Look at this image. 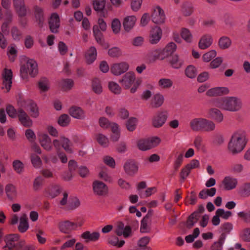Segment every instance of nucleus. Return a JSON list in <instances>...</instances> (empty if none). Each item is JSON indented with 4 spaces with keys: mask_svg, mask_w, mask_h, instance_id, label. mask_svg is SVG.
<instances>
[{
    "mask_svg": "<svg viewBox=\"0 0 250 250\" xmlns=\"http://www.w3.org/2000/svg\"><path fill=\"white\" fill-rule=\"evenodd\" d=\"M38 136L41 146L47 151L52 150L53 144L57 150H60L62 147L68 153L72 154L74 152L72 142L64 136H61L59 139H54L52 142L50 137L46 133H39Z\"/></svg>",
    "mask_w": 250,
    "mask_h": 250,
    "instance_id": "nucleus-1",
    "label": "nucleus"
},
{
    "mask_svg": "<svg viewBox=\"0 0 250 250\" xmlns=\"http://www.w3.org/2000/svg\"><path fill=\"white\" fill-rule=\"evenodd\" d=\"M247 143L246 131L239 129L232 133L228 145V149L231 154H237L243 150Z\"/></svg>",
    "mask_w": 250,
    "mask_h": 250,
    "instance_id": "nucleus-2",
    "label": "nucleus"
},
{
    "mask_svg": "<svg viewBox=\"0 0 250 250\" xmlns=\"http://www.w3.org/2000/svg\"><path fill=\"white\" fill-rule=\"evenodd\" d=\"M213 105L221 109L230 112H236L242 107L241 99L237 97H227L218 98L212 102Z\"/></svg>",
    "mask_w": 250,
    "mask_h": 250,
    "instance_id": "nucleus-3",
    "label": "nucleus"
},
{
    "mask_svg": "<svg viewBox=\"0 0 250 250\" xmlns=\"http://www.w3.org/2000/svg\"><path fill=\"white\" fill-rule=\"evenodd\" d=\"M21 63L20 75L22 79L28 78V75L35 77L38 73V64L33 59H28L23 56Z\"/></svg>",
    "mask_w": 250,
    "mask_h": 250,
    "instance_id": "nucleus-4",
    "label": "nucleus"
},
{
    "mask_svg": "<svg viewBox=\"0 0 250 250\" xmlns=\"http://www.w3.org/2000/svg\"><path fill=\"white\" fill-rule=\"evenodd\" d=\"M4 240L6 247L10 249L15 250H35V248L31 245H26L24 240H20L17 234H10L4 237Z\"/></svg>",
    "mask_w": 250,
    "mask_h": 250,
    "instance_id": "nucleus-5",
    "label": "nucleus"
},
{
    "mask_svg": "<svg viewBox=\"0 0 250 250\" xmlns=\"http://www.w3.org/2000/svg\"><path fill=\"white\" fill-rule=\"evenodd\" d=\"M168 114L166 110L157 111L151 118V125L154 128L162 127L166 123Z\"/></svg>",
    "mask_w": 250,
    "mask_h": 250,
    "instance_id": "nucleus-6",
    "label": "nucleus"
},
{
    "mask_svg": "<svg viewBox=\"0 0 250 250\" xmlns=\"http://www.w3.org/2000/svg\"><path fill=\"white\" fill-rule=\"evenodd\" d=\"M18 105L24 108H28L30 115L33 118H37L39 115V111L37 104L31 100L21 99L18 101Z\"/></svg>",
    "mask_w": 250,
    "mask_h": 250,
    "instance_id": "nucleus-7",
    "label": "nucleus"
},
{
    "mask_svg": "<svg viewBox=\"0 0 250 250\" xmlns=\"http://www.w3.org/2000/svg\"><path fill=\"white\" fill-rule=\"evenodd\" d=\"M13 73L10 69L4 68L1 72L2 81V89L8 92L11 89L12 83Z\"/></svg>",
    "mask_w": 250,
    "mask_h": 250,
    "instance_id": "nucleus-8",
    "label": "nucleus"
},
{
    "mask_svg": "<svg viewBox=\"0 0 250 250\" xmlns=\"http://www.w3.org/2000/svg\"><path fill=\"white\" fill-rule=\"evenodd\" d=\"M92 189L94 194L99 196H105L109 192L108 186L100 180H95L92 183Z\"/></svg>",
    "mask_w": 250,
    "mask_h": 250,
    "instance_id": "nucleus-9",
    "label": "nucleus"
},
{
    "mask_svg": "<svg viewBox=\"0 0 250 250\" xmlns=\"http://www.w3.org/2000/svg\"><path fill=\"white\" fill-rule=\"evenodd\" d=\"M151 16L152 21L156 24L163 23L166 19L163 9L158 5L153 7Z\"/></svg>",
    "mask_w": 250,
    "mask_h": 250,
    "instance_id": "nucleus-10",
    "label": "nucleus"
},
{
    "mask_svg": "<svg viewBox=\"0 0 250 250\" xmlns=\"http://www.w3.org/2000/svg\"><path fill=\"white\" fill-rule=\"evenodd\" d=\"M136 80L134 73L128 72L124 75L123 78L119 81V82L125 88L128 89L135 82Z\"/></svg>",
    "mask_w": 250,
    "mask_h": 250,
    "instance_id": "nucleus-11",
    "label": "nucleus"
},
{
    "mask_svg": "<svg viewBox=\"0 0 250 250\" xmlns=\"http://www.w3.org/2000/svg\"><path fill=\"white\" fill-rule=\"evenodd\" d=\"M176 47L175 43L171 42L168 43L164 48H160L161 61L171 56L176 50Z\"/></svg>",
    "mask_w": 250,
    "mask_h": 250,
    "instance_id": "nucleus-12",
    "label": "nucleus"
},
{
    "mask_svg": "<svg viewBox=\"0 0 250 250\" xmlns=\"http://www.w3.org/2000/svg\"><path fill=\"white\" fill-rule=\"evenodd\" d=\"M162 36V31L160 27L155 26L150 31L149 42L152 44H157L160 41Z\"/></svg>",
    "mask_w": 250,
    "mask_h": 250,
    "instance_id": "nucleus-13",
    "label": "nucleus"
},
{
    "mask_svg": "<svg viewBox=\"0 0 250 250\" xmlns=\"http://www.w3.org/2000/svg\"><path fill=\"white\" fill-rule=\"evenodd\" d=\"M60 22V18L58 14L56 13L51 14L48 21L49 28L51 32L56 33L58 32Z\"/></svg>",
    "mask_w": 250,
    "mask_h": 250,
    "instance_id": "nucleus-14",
    "label": "nucleus"
},
{
    "mask_svg": "<svg viewBox=\"0 0 250 250\" xmlns=\"http://www.w3.org/2000/svg\"><path fill=\"white\" fill-rule=\"evenodd\" d=\"M124 169L128 175L133 176L137 173L138 166L133 160H127L124 165Z\"/></svg>",
    "mask_w": 250,
    "mask_h": 250,
    "instance_id": "nucleus-15",
    "label": "nucleus"
},
{
    "mask_svg": "<svg viewBox=\"0 0 250 250\" xmlns=\"http://www.w3.org/2000/svg\"><path fill=\"white\" fill-rule=\"evenodd\" d=\"M129 68L128 64L126 62H121L114 64L111 68V71L114 75H120L126 72Z\"/></svg>",
    "mask_w": 250,
    "mask_h": 250,
    "instance_id": "nucleus-16",
    "label": "nucleus"
},
{
    "mask_svg": "<svg viewBox=\"0 0 250 250\" xmlns=\"http://www.w3.org/2000/svg\"><path fill=\"white\" fill-rule=\"evenodd\" d=\"M137 21V18L135 16H127L124 18L123 21V25L124 30L126 32L130 31L135 26Z\"/></svg>",
    "mask_w": 250,
    "mask_h": 250,
    "instance_id": "nucleus-17",
    "label": "nucleus"
},
{
    "mask_svg": "<svg viewBox=\"0 0 250 250\" xmlns=\"http://www.w3.org/2000/svg\"><path fill=\"white\" fill-rule=\"evenodd\" d=\"M229 91V88L227 87H216L208 90L206 94L209 97L221 96L228 94Z\"/></svg>",
    "mask_w": 250,
    "mask_h": 250,
    "instance_id": "nucleus-18",
    "label": "nucleus"
},
{
    "mask_svg": "<svg viewBox=\"0 0 250 250\" xmlns=\"http://www.w3.org/2000/svg\"><path fill=\"white\" fill-rule=\"evenodd\" d=\"M68 113L71 117L76 119L84 120L86 117L84 111L76 106L71 107L69 109Z\"/></svg>",
    "mask_w": 250,
    "mask_h": 250,
    "instance_id": "nucleus-19",
    "label": "nucleus"
},
{
    "mask_svg": "<svg viewBox=\"0 0 250 250\" xmlns=\"http://www.w3.org/2000/svg\"><path fill=\"white\" fill-rule=\"evenodd\" d=\"M18 117L21 124L25 127H30L32 125V121L26 113L21 109L18 110Z\"/></svg>",
    "mask_w": 250,
    "mask_h": 250,
    "instance_id": "nucleus-20",
    "label": "nucleus"
},
{
    "mask_svg": "<svg viewBox=\"0 0 250 250\" xmlns=\"http://www.w3.org/2000/svg\"><path fill=\"white\" fill-rule=\"evenodd\" d=\"M213 42V38L211 35L206 34L202 36L199 42L198 46L201 49L208 48Z\"/></svg>",
    "mask_w": 250,
    "mask_h": 250,
    "instance_id": "nucleus-21",
    "label": "nucleus"
},
{
    "mask_svg": "<svg viewBox=\"0 0 250 250\" xmlns=\"http://www.w3.org/2000/svg\"><path fill=\"white\" fill-rule=\"evenodd\" d=\"M164 101V95L160 93H157L153 96L150 100V104L151 107L158 108L163 104Z\"/></svg>",
    "mask_w": 250,
    "mask_h": 250,
    "instance_id": "nucleus-22",
    "label": "nucleus"
},
{
    "mask_svg": "<svg viewBox=\"0 0 250 250\" xmlns=\"http://www.w3.org/2000/svg\"><path fill=\"white\" fill-rule=\"evenodd\" d=\"M170 66L175 69H180L183 65V60L179 58L177 54H174L171 56L167 61Z\"/></svg>",
    "mask_w": 250,
    "mask_h": 250,
    "instance_id": "nucleus-23",
    "label": "nucleus"
},
{
    "mask_svg": "<svg viewBox=\"0 0 250 250\" xmlns=\"http://www.w3.org/2000/svg\"><path fill=\"white\" fill-rule=\"evenodd\" d=\"M208 117L218 123H221L224 119L222 112L219 109L215 108H210L208 110Z\"/></svg>",
    "mask_w": 250,
    "mask_h": 250,
    "instance_id": "nucleus-24",
    "label": "nucleus"
},
{
    "mask_svg": "<svg viewBox=\"0 0 250 250\" xmlns=\"http://www.w3.org/2000/svg\"><path fill=\"white\" fill-rule=\"evenodd\" d=\"M97 52L94 46L90 47L85 53V59L87 63L91 64L96 59Z\"/></svg>",
    "mask_w": 250,
    "mask_h": 250,
    "instance_id": "nucleus-25",
    "label": "nucleus"
},
{
    "mask_svg": "<svg viewBox=\"0 0 250 250\" xmlns=\"http://www.w3.org/2000/svg\"><path fill=\"white\" fill-rule=\"evenodd\" d=\"M222 183L225 189L230 190L236 187L238 184V181L236 178L230 176H227L224 179Z\"/></svg>",
    "mask_w": 250,
    "mask_h": 250,
    "instance_id": "nucleus-26",
    "label": "nucleus"
},
{
    "mask_svg": "<svg viewBox=\"0 0 250 250\" xmlns=\"http://www.w3.org/2000/svg\"><path fill=\"white\" fill-rule=\"evenodd\" d=\"M111 134L110 136V140L112 142H117L121 137V130L118 124L116 123H112L110 127Z\"/></svg>",
    "mask_w": 250,
    "mask_h": 250,
    "instance_id": "nucleus-27",
    "label": "nucleus"
},
{
    "mask_svg": "<svg viewBox=\"0 0 250 250\" xmlns=\"http://www.w3.org/2000/svg\"><path fill=\"white\" fill-rule=\"evenodd\" d=\"M34 15L36 21L40 27L43 26L44 21V17L42 9L39 6H35L34 8Z\"/></svg>",
    "mask_w": 250,
    "mask_h": 250,
    "instance_id": "nucleus-28",
    "label": "nucleus"
},
{
    "mask_svg": "<svg viewBox=\"0 0 250 250\" xmlns=\"http://www.w3.org/2000/svg\"><path fill=\"white\" fill-rule=\"evenodd\" d=\"M77 225L70 221H64L59 224V229L62 232L67 233L76 229Z\"/></svg>",
    "mask_w": 250,
    "mask_h": 250,
    "instance_id": "nucleus-29",
    "label": "nucleus"
},
{
    "mask_svg": "<svg viewBox=\"0 0 250 250\" xmlns=\"http://www.w3.org/2000/svg\"><path fill=\"white\" fill-rule=\"evenodd\" d=\"M146 58L150 62H155L158 60H161L160 48L149 51L146 55Z\"/></svg>",
    "mask_w": 250,
    "mask_h": 250,
    "instance_id": "nucleus-30",
    "label": "nucleus"
},
{
    "mask_svg": "<svg viewBox=\"0 0 250 250\" xmlns=\"http://www.w3.org/2000/svg\"><path fill=\"white\" fill-rule=\"evenodd\" d=\"M203 120V118H196L192 119L189 123L191 129L195 131H202Z\"/></svg>",
    "mask_w": 250,
    "mask_h": 250,
    "instance_id": "nucleus-31",
    "label": "nucleus"
},
{
    "mask_svg": "<svg viewBox=\"0 0 250 250\" xmlns=\"http://www.w3.org/2000/svg\"><path fill=\"white\" fill-rule=\"evenodd\" d=\"M226 238V234L222 233L217 241H215L211 245L210 248V250H222Z\"/></svg>",
    "mask_w": 250,
    "mask_h": 250,
    "instance_id": "nucleus-32",
    "label": "nucleus"
},
{
    "mask_svg": "<svg viewBox=\"0 0 250 250\" xmlns=\"http://www.w3.org/2000/svg\"><path fill=\"white\" fill-rule=\"evenodd\" d=\"M181 38L187 43H191L193 41V36L190 30L187 28H182L180 31Z\"/></svg>",
    "mask_w": 250,
    "mask_h": 250,
    "instance_id": "nucleus-33",
    "label": "nucleus"
},
{
    "mask_svg": "<svg viewBox=\"0 0 250 250\" xmlns=\"http://www.w3.org/2000/svg\"><path fill=\"white\" fill-rule=\"evenodd\" d=\"M93 36L98 43L104 45V41L103 34L98 28V25H94L92 28Z\"/></svg>",
    "mask_w": 250,
    "mask_h": 250,
    "instance_id": "nucleus-34",
    "label": "nucleus"
},
{
    "mask_svg": "<svg viewBox=\"0 0 250 250\" xmlns=\"http://www.w3.org/2000/svg\"><path fill=\"white\" fill-rule=\"evenodd\" d=\"M149 241L150 238L148 236L140 238L138 241L136 250H151V248L147 246Z\"/></svg>",
    "mask_w": 250,
    "mask_h": 250,
    "instance_id": "nucleus-35",
    "label": "nucleus"
},
{
    "mask_svg": "<svg viewBox=\"0 0 250 250\" xmlns=\"http://www.w3.org/2000/svg\"><path fill=\"white\" fill-rule=\"evenodd\" d=\"M100 237V234L98 232L90 233L89 231H85L83 233L81 237L85 240V242L95 241L97 240Z\"/></svg>",
    "mask_w": 250,
    "mask_h": 250,
    "instance_id": "nucleus-36",
    "label": "nucleus"
},
{
    "mask_svg": "<svg viewBox=\"0 0 250 250\" xmlns=\"http://www.w3.org/2000/svg\"><path fill=\"white\" fill-rule=\"evenodd\" d=\"M29 228L27 217L26 214H23L20 218V223L18 229L21 232L23 233Z\"/></svg>",
    "mask_w": 250,
    "mask_h": 250,
    "instance_id": "nucleus-37",
    "label": "nucleus"
},
{
    "mask_svg": "<svg viewBox=\"0 0 250 250\" xmlns=\"http://www.w3.org/2000/svg\"><path fill=\"white\" fill-rule=\"evenodd\" d=\"M218 44L221 49H226L231 46V41L227 36H222L219 39Z\"/></svg>",
    "mask_w": 250,
    "mask_h": 250,
    "instance_id": "nucleus-38",
    "label": "nucleus"
},
{
    "mask_svg": "<svg viewBox=\"0 0 250 250\" xmlns=\"http://www.w3.org/2000/svg\"><path fill=\"white\" fill-rule=\"evenodd\" d=\"M5 192L8 199L12 200L17 196V191L15 187L12 184H8L5 187Z\"/></svg>",
    "mask_w": 250,
    "mask_h": 250,
    "instance_id": "nucleus-39",
    "label": "nucleus"
},
{
    "mask_svg": "<svg viewBox=\"0 0 250 250\" xmlns=\"http://www.w3.org/2000/svg\"><path fill=\"white\" fill-rule=\"evenodd\" d=\"M199 218V212H194L188 218L186 226L188 229L191 228L198 221Z\"/></svg>",
    "mask_w": 250,
    "mask_h": 250,
    "instance_id": "nucleus-40",
    "label": "nucleus"
},
{
    "mask_svg": "<svg viewBox=\"0 0 250 250\" xmlns=\"http://www.w3.org/2000/svg\"><path fill=\"white\" fill-rule=\"evenodd\" d=\"M18 51L15 44H11L7 48V54L9 60L13 62L17 56Z\"/></svg>",
    "mask_w": 250,
    "mask_h": 250,
    "instance_id": "nucleus-41",
    "label": "nucleus"
},
{
    "mask_svg": "<svg viewBox=\"0 0 250 250\" xmlns=\"http://www.w3.org/2000/svg\"><path fill=\"white\" fill-rule=\"evenodd\" d=\"M215 128V124L211 121L204 118L202 131L210 132Z\"/></svg>",
    "mask_w": 250,
    "mask_h": 250,
    "instance_id": "nucleus-42",
    "label": "nucleus"
},
{
    "mask_svg": "<svg viewBox=\"0 0 250 250\" xmlns=\"http://www.w3.org/2000/svg\"><path fill=\"white\" fill-rule=\"evenodd\" d=\"M194 11L193 6L190 3L185 2L183 3L182 6V12L185 16H190Z\"/></svg>",
    "mask_w": 250,
    "mask_h": 250,
    "instance_id": "nucleus-43",
    "label": "nucleus"
},
{
    "mask_svg": "<svg viewBox=\"0 0 250 250\" xmlns=\"http://www.w3.org/2000/svg\"><path fill=\"white\" fill-rule=\"evenodd\" d=\"M38 87L41 92H46L50 88L49 80L46 78H42L38 82Z\"/></svg>",
    "mask_w": 250,
    "mask_h": 250,
    "instance_id": "nucleus-44",
    "label": "nucleus"
},
{
    "mask_svg": "<svg viewBox=\"0 0 250 250\" xmlns=\"http://www.w3.org/2000/svg\"><path fill=\"white\" fill-rule=\"evenodd\" d=\"M60 87L64 91L69 90L73 86V81L71 79L62 80L59 83Z\"/></svg>",
    "mask_w": 250,
    "mask_h": 250,
    "instance_id": "nucleus-45",
    "label": "nucleus"
},
{
    "mask_svg": "<svg viewBox=\"0 0 250 250\" xmlns=\"http://www.w3.org/2000/svg\"><path fill=\"white\" fill-rule=\"evenodd\" d=\"M30 160L33 166L36 168H40L42 166V161L41 158L34 153H31Z\"/></svg>",
    "mask_w": 250,
    "mask_h": 250,
    "instance_id": "nucleus-46",
    "label": "nucleus"
},
{
    "mask_svg": "<svg viewBox=\"0 0 250 250\" xmlns=\"http://www.w3.org/2000/svg\"><path fill=\"white\" fill-rule=\"evenodd\" d=\"M95 137L97 142L101 146L104 147H106L108 146L109 140L105 135L101 133H98L95 135Z\"/></svg>",
    "mask_w": 250,
    "mask_h": 250,
    "instance_id": "nucleus-47",
    "label": "nucleus"
},
{
    "mask_svg": "<svg viewBox=\"0 0 250 250\" xmlns=\"http://www.w3.org/2000/svg\"><path fill=\"white\" fill-rule=\"evenodd\" d=\"M239 193L244 197L250 196V182L244 183L239 188Z\"/></svg>",
    "mask_w": 250,
    "mask_h": 250,
    "instance_id": "nucleus-48",
    "label": "nucleus"
},
{
    "mask_svg": "<svg viewBox=\"0 0 250 250\" xmlns=\"http://www.w3.org/2000/svg\"><path fill=\"white\" fill-rule=\"evenodd\" d=\"M184 160L183 153L177 152L173 163V168L176 171L181 166Z\"/></svg>",
    "mask_w": 250,
    "mask_h": 250,
    "instance_id": "nucleus-49",
    "label": "nucleus"
},
{
    "mask_svg": "<svg viewBox=\"0 0 250 250\" xmlns=\"http://www.w3.org/2000/svg\"><path fill=\"white\" fill-rule=\"evenodd\" d=\"M70 121L69 116L67 114H63L59 117L58 123L60 126L65 127L69 125Z\"/></svg>",
    "mask_w": 250,
    "mask_h": 250,
    "instance_id": "nucleus-50",
    "label": "nucleus"
},
{
    "mask_svg": "<svg viewBox=\"0 0 250 250\" xmlns=\"http://www.w3.org/2000/svg\"><path fill=\"white\" fill-rule=\"evenodd\" d=\"M92 88L93 91L97 94H100L103 91L101 82L97 79H94L92 81Z\"/></svg>",
    "mask_w": 250,
    "mask_h": 250,
    "instance_id": "nucleus-51",
    "label": "nucleus"
},
{
    "mask_svg": "<svg viewBox=\"0 0 250 250\" xmlns=\"http://www.w3.org/2000/svg\"><path fill=\"white\" fill-rule=\"evenodd\" d=\"M93 9L99 12H102L105 6V0H92Z\"/></svg>",
    "mask_w": 250,
    "mask_h": 250,
    "instance_id": "nucleus-52",
    "label": "nucleus"
},
{
    "mask_svg": "<svg viewBox=\"0 0 250 250\" xmlns=\"http://www.w3.org/2000/svg\"><path fill=\"white\" fill-rule=\"evenodd\" d=\"M108 242L109 244L118 248L122 247L125 243L124 240L119 241L118 238L115 236H110L108 238Z\"/></svg>",
    "mask_w": 250,
    "mask_h": 250,
    "instance_id": "nucleus-53",
    "label": "nucleus"
},
{
    "mask_svg": "<svg viewBox=\"0 0 250 250\" xmlns=\"http://www.w3.org/2000/svg\"><path fill=\"white\" fill-rule=\"evenodd\" d=\"M158 85L162 88H169L173 85L172 81L168 78H162L158 82Z\"/></svg>",
    "mask_w": 250,
    "mask_h": 250,
    "instance_id": "nucleus-54",
    "label": "nucleus"
},
{
    "mask_svg": "<svg viewBox=\"0 0 250 250\" xmlns=\"http://www.w3.org/2000/svg\"><path fill=\"white\" fill-rule=\"evenodd\" d=\"M108 88L110 91L115 94H119L122 91L121 86L117 83L112 81L108 83Z\"/></svg>",
    "mask_w": 250,
    "mask_h": 250,
    "instance_id": "nucleus-55",
    "label": "nucleus"
},
{
    "mask_svg": "<svg viewBox=\"0 0 250 250\" xmlns=\"http://www.w3.org/2000/svg\"><path fill=\"white\" fill-rule=\"evenodd\" d=\"M137 119L136 118H129L126 123V127L129 131H133L136 128Z\"/></svg>",
    "mask_w": 250,
    "mask_h": 250,
    "instance_id": "nucleus-56",
    "label": "nucleus"
},
{
    "mask_svg": "<svg viewBox=\"0 0 250 250\" xmlns=\"http://www.w3.org/2000/svg\"><path fill=\"white\" fill-rule=\"evenodd\" d=\"M12 165L14 170L17 173L21 174L23 172L24 165L21 161L19 160L14 161Z\"/></svg>",
    "mask_w": 250,
    "mask_h": 250,
    "instance_id": "nucleus-57",
    "label": "nucleus"
},
{
    "mask_svg": "<svg viewBox=\"0 0 250 250\" xmlns=\"http://www.w3.org/2000/svg\"><path fill=\"white\" fill-rule=\"evenodd\" d=\"M197 74L196 68L193 65L188 66L185 70V74L189 78H195Z\"/></svg>",
    "mask_w": 250,
    "mask_h": 250,
    "instance_id": "nucleus-58",
    "label": "nucleus"
},
{
    "mask_svg": "<svg viewBox=\"0 0 250 250\" xmlns=\"http://www.w3.org/2000/svg\"><path fill=\"white\" fill-rule=\"evenodd\" d=\"M122 54L121 49L118 47H113L108 50V55L112 58H118Z\"/></svg>",
    "mask_w": 250,
    "mask_h": 250,
    "instance_id": "nucleus-59",
    "label": "nucleus"
},
{
    "mask_svg": "<svg viewBox=\"0 0 250 250\" xmlns=\"http://www.w3.org/2000/svg\"><path fill=\"white\" fill-rule=\"evenodd\" d=\"M215 213L218 214L220 217L227 220L232 216V212L230 211L225 210L223 208H218L216 210Z\"/></svg>",
    "mask_w": 250,
    "mask_h": 250,
    "instance_id": "nucleus-60",
    "label": "nucleus"
},
{
    "mask_svg": "<svg viewBox=\"0 0 250 250\" xmlns=\"http://www.w3.org/2000/svg\"><path fill=\"white\" fill-rule=\"evenodd\" d=\"M240 237L244 242H250V228L244 229L240 233Z\"/></svg>",
    "mask_w": 250,
    "mask_h": 250,
    "instance_id": "nucleus-61",
    "label": "nucleus"
},
{
    "mask_svg": "<svg viewBox=\"0 0 250 250\" xmlns=\"http://www.w3.org/2000/svg\"><path fill=\"white\" fill-rule=\"evenodd\" d=\"M238 217L245 223H250V209L248 211H242L237 213Z\"/></svg>",
    "mask_w": 250,
    "mask_h": 250,
    "instance_id": "nucleus-62",
    "label": "nucleus"
},
{
    "mask_svg": "<svg viewBox=\"0 0 250 250\" xmlns=\"http://www.w3.org/2000/svg\"><path fill=\"white\" fill-rule=\"evenodd\" d=\"M62 188L58 185H55L51 187L49 189V196L53 198L57 196L61 192Z\"/></svg>",
    "mask_w": 250,
    "mask_h": 250,
    "instance_id": "nucleus-63",
    "label": "nucleus"
},
{
    "mask_svg": "<svg viewBox=\"0 0 250 250\" xmlns=\"http://www.w3.org/2000/svg\"><path fill=\"white\" fill-rule=\"evenodd\" d=\"M11 36L15 41H19L21 37V33L20 30L15 26L12 28L11 30Z\"/></svg>",
    "mask_w": 250,
    "mask_h": 250,
    "instance_id": "nucleus-64",
    "label": "nucleus"
}]
</instances>
